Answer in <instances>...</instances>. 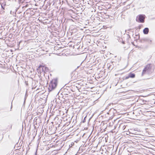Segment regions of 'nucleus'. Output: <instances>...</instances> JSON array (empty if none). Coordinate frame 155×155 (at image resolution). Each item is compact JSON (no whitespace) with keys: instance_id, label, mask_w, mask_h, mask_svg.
I'll return each mask as SVG.
<instances>
[{"instance_id":"nucleus-10","label":"nucleus","mask_w":155,"mask_h":155,"mask_svg":"<svg viewBox=\"0 0 155 155\" xmlns=\"http://www.w3.org/2000/svg\"><path fill=\"white\" fill-rule=\"evenodd\" d=\"M44 108H45V107H41L40 108H39V109L37 110L38 113L42 114L44 112V110L43 109Z\"/></svg>"},{"instance_id":"nucleus-11","label":"nucleus","mask_w":155,"mask_h":155,"mask_svg":"<svg viewBox=\"0 0 155 155\" xmlns=\"http://www.w3.org/2000/svg\"><path fill=\"white\" fill-rule=\"evenodd\" d=\"M32 107H28L27 109V114L28 115H31V111L32 110Z\"/></svg>"},{"instance_id":"nucleus-19","label":"nucleus","mask_w":155,"mask_h":155,"mask_svg":"<svg viewBox=\"0 0 155 155\" xmlns=\"http://www.w3.org/2000/svg\"><path fill=\"white\" fill-rule=\"evenodd\" d=\"M1 6H2V8L3 9H4V8L3 7V6L2 5H1Z\"/></svg>"},{"instance_id":"nucleus-22","label":"nucleus","mask_w":155,"mask_h":155,"mask_svg":"<svg viewBox=\"0 0 155 155\" xmlns=\"http://www.w3.org/2000/svg\"><path fill=\"white\" fill-rule=\"evenodd\" d=\"M75 109V108H73V107H72V109Z\"/></svg>"},{"instance_id":"nucleus-8","label":"nucleus","mask_w":155,"mask_h":155,"mask_svg":"<svg viewBox=\"0 0 155 155\" xmlns=\"http://www.w3.org/2000/svg\"><path fill=\"white\" fill-rule=\"evenodd\" d=\"M140 42L142 43H146L148 44H151L152 41L148 38H145L141 39Z\"/></svg>"},{"instance_id":"nucleus-15","label":"nucleus","mask_w":155,"mask_h":155,"mask_svg":"<svg viewBox=\"0 0 155 155\" xmlns=\"http://www.w3.org/2000/svg\"><path fill=\"white\" fill-rule=\"evenodd\" d=\"M37 150H36L34 155H37Z\"/></svg>"},{"instance_id":"nucleus-12","label":"nucleus","mask_w":155,"mask_h":155,"mask_svg":"<svg viewBox=\"0 0 155 155\" xmlns=\"http://www.w3.org/2000/svg\"><path fill=\"white\" fill-rule=\"evenodd\" d=\"M149 32V29L148 28H145L143 30V32L145 34H147Z\"/></svg>"},{"instance_id":"nucleus-6","label":"nucleus","mask_w":155,"mask_h":155,"mask_svg":"<svg viewBox=\"0 0 155 155\" xmlns=\"http://www.w3.org/2000/svg\"><path fill=\"white\" fill-rule=\"evenodd\" d=\"M141 114L144 115L151 116V114L150 113L151 111L149 110V109L145 108L142 109V110L141 111Z\"/></svg>"},{"instance_id":"nucleus-23","label":"nucleus","mask_w":155,"mask_h":155,"mask_svg":"<svg viewBox=\"0 0 155 155\" xmlns=\"http://www.w3.org/2000/svg\"><path fill=\"white\" fill-rule=\"evenodd\" d=\"M47 109V108H46V110H46Z\"/></svg>"},{"instance_id":"nucleus-20","label":"nucleus","mask_w":155,"mask_h":155,"mask_svg":"<svg viewBox=\"0 0 155 155\" xmlns=\"http://www.w3.org/2000/svg\"><path fill=\"white\" fill-rule=\"evenodd\" d=\"M137 128H135L134 130L136 131L137 130Z\"/></svg>"},{"instance_id":"nucleus-2","label":"nucleus","mask_w":155,"mask_h":155,"mask_svg":"<svg viewBox=\"0 0 155 155\" xmlns=\"http://www.w3.org/2000/svg\"><path fill=\"white\" fill-rule=\"evenodd\" d=\"M152 67V66L151 64H149L147 65L143 71L142 76H143L146 74H151L153 71V69Z\"/></svg>"},{"instance_id":"nucleus-1","label":"nucleus","mask_w":155,"mask_h":155,"mask_svg":"<svg viewBox=\"0 0 155 155\" xmlns=\"http://www.w3.org/2000/svg\"><path fill=\"white\" fill-rule=\"evenodd\" d=\"M120 111V113L119 110H117L116 109H114L113 108H110L109 111L107 112V114H113L114 115L116 113H119L120 114H123L129 112L127 108L126 109H123Z\"/></svg>"},{"instance_id":"nucleus-21","label":"nucleus","mask_w":155,"mask_h":155,"mask_svg":"<svg viewBox=\"0 0 155 155\" xmlns=\"http://www.w3.org/2000/svg\"><path fill=\"white\" fill-rule=\"evenodd\" d=\"M107 109V107H106L105 109L104 110H106Z\"/></svg>"},{"instance_id":"nucleus-4","label":"nucleus","mask_w":155,"mask_h":155,"mask_svg":"<svg viewBox=\"0 0 155 155\" xmlns=\"http://www.w3.org/2000/svg\"><path fill=\"white\" fill-rule=\"evenodd\" d=\"M60 108H58V107H48V109L47 110V111H49V110H50V112L51 113L53 114L55 112H59L60 114L61 111L59 110Z\"/></svg>"},{"instance_id":"nucleus-16","label":"nucleus","mask_w":155,"mask_h":155,"mask_svg":"<svg viewBox=\"0 0 155 155\" xmlns=\"http://www.w3.org/2000/svg\"><path fill=\"white\" fill-rule=\"evenodd\" d=\"M108 68H109V69H110V68H111V66H110H110H109V67H108Z\"/></svg>"},{"instance_id":"nucleus-18","label":"nucleus","mask_w":155,"mask_h":155,"mask_svg":"<svg viewBox=\"0 0 155 155\" xmlns=\"http://www.w3.org/2000/svg\"><path fill=\"white\" fill-rule=\"evenodd\" d=\"M68 110H67L66 111L65 113H68Z\"/></svg>"},{"instance_id":"nucleus-5","label":"nucleus","mask_w":155,"mask_h":155,"mask_svg":"<svg viewBox=\"0 0 155 155\" xmlns=\"http://www.w3.org/2000/svg\"><path fill=\"white\" fill-rule=\"evenodd\" d=\"M145 15H140L136 18V21L139 22L143 23L144 21Z\"/></svg>"},{"instance_id":"nucleus-17","label":"nucleus","mask_w":155,"mask_h":155,"mask_svg":"<svg viewBox=\"0 0 155 155\" xmlns=\"http://www.w3.org/2000/svg\"><path fill=\"white\" fill-rule=\"evenodd\" d=\"M12 107H10V110H9V111H11V110H12Z\"/></svg>"},{"instance_id":"nucleus-14","label":"nucleus","mask_w":155,"mask_h":155,"mask_svg":"<svg viewBox=\"0 0 155 155\" xmlns=\"http://www.w3.org/2000/svg\"><path fill=\"white\" fill-rule=\"evenodd\" d=\"M93 115H92V117H91L88 120V124L89 123V122H90V119H91V118H92V117L93 116Z\"/></svg>"},{"instance_id":"nucleus-13","label":"nucleus","mask_w":155,"mask_h":155,"mask_svg":"<svg viewBox=\"0 0 155 155\" xmlns=\"http://www.w3.org/2000/svg\"><path fill=\"white\" fill-rule=\"evenodd\" d=\"M87 115L82 120V121L81 122V123L82 122V123H84L86 122V119L87 118Z\"/></svg>"},{"instance_id":"nucleus-3","label":"nucleus","mask_w":155,"mask_h":155,"mask_svg":"<svg viewBox=\"0 0 155 155\" xmlns=\"http://www.w3.org/2000/svg\"><path fill=\"white\" fill-rule=\"evenodd\" d=\"M58 83L57 78L53 79L50 82L49 84L48 89L51 91L54 89L57 86Z\"/></svg>"},{"instance_id":"nucleus-7","label":"nucleus","mask_w":155,"mask_h":155,"mask_svg":"<svg viewBox=\"0 0 155 155\" xmlns=\"http://www.w3.org/2000/svg\"><path fill=\"white\" fill-rule=\"evenodd\" d=\"M136 107H133V114H136V115H138V114H141V111L142 110V109L141 110L140 108H138L137 109H136L135 108Z\"/></svg>"},{"instance_id":"nucleus-9","label":"nucleus","mask_w":155,"mask_h":155,"mask_svg":"<svg viewBox=\"0 0 155 155\" xmlns=\"http://www.w3.org/2000/svg\"><path fill=\"white\" fill-rule=\"evenodd\" d=\"M135 77V74L133 73H129L128 75L126 76L125 78V79H127L129 78H134Z\"/></svg>"}]
</instances>
